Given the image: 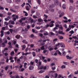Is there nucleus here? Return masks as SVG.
<instances>
[{
    "mask_svg": "<svg viewBox=\"0 0 78 78\" xmlns=\"http://www.w3.org/2000/svg\"><path fill=\"white\" fill-rule=\"evenodd\" d=\"M56 69V67H52L51 68V69L52 70H55V69Z\"/></svg>",
    "mask_w": 78,
    "mask_h": 78,
    "instance_id": "680f3d73",
    "label": "nucleus"
},
{
    "mask_svg": "<svg viewBox=\"0 0 78 78\" xmlns=\"http://www.w3.org/2000/svg\"><path fill=\"white\" fill-rule=\"evenodd\" d=\"M74 43H77V45H78V41H77L76 40L74 41Z\"/></svg>",
    "mask_w": 78,
    "mask_h": 78,
    "instance_id": "864d4df0",
    "label": "nucleus"
},
{
    "mask_svg": "<svg viewBox=\"0 0 78 78\" xmlns=\"http://www.w3.org/2000/svg\"><path fill=\"white\" fill-rule=\"evenodd\" d=\"M32 54H33V56H35V52H32Z\"/></svg>",
    "mask_w": 78,
    "mask_h": 78,
    "instance_id": "c9c22d12",
    "label": "nucleus"
},
{
    "mask_svg": "<svg viewBox=\"0 0 78 78\" xmlns=\"http://www.w3.org/2000/svg\"><path fill=\"white\" fill-rule=\"evenodd\" d=\"M24 70H25V69H24V68H22L20 70V71L23 72Z\"/></svg>",
    "mask_w": 78,
    "mask_h": 78,
    "instance_id": "774afa93",
    "label": "nucleus"
},
{
    "mask_svg": "<svg viewBox=\"0 0 78 78\" xmlns=\"http://www.w3.org/2000/svg\"><path fill=\"white\" fill-rule=\"evenodd\" d=\"M48 33H47V32H45L44 34V36H47V35H48Z\"/></svg>",
    "mask_w": 78,
    "mask_h": 78,
    "instance_id": "b1692460",
    "label": "nucleus"
},
{
    "mask_svg": "<svg viewBox=\"0 0 78 78\" xmlns=\"http://www.w3.org/2000/svg\"><path fill=\"white\" fill-rule=\"evenodd\" d=\"M61 69H66V66H65V65H62V66H61Z\"/></svg>",
    "mask_w": 78,
    "mask_h": 78,
    "instance_id": "a211bd4d",
    "label": "nucleus"
},
{
    "mask_svg": "<svg viewBox=\"0 0 78 78\" xmlns=\"http://www.w3.org/2000/svg\"><path fill=\"white\" fill-rule=\"evenodd\" d=\"M9 27H10V28H12L14 27V26H13L12 25H9Z\"/></svg>",
    "mask_w": 78,
    "mask_h": 78,
    "instance_id": "49530a36",
    "label": "nucleus"
},
{
    "mask_svg": "<svg viewBox=\"0 0 78 78\" xmlns=\"http://www.w3.org/2000/svg\"><path fill=\"white\" fill-rule=\"evenodd\" d=\"M54 2L55 5L56 6H58V0H54Z\"/></svg>",
    "mask_w": 78,
    "mask_h": 78,
    "instance_id": "f257e3e1",
    "label": "nucleus"
},
{
    "mask_svg": "<svg viewBox=\"0 0 78 78\" xmlns=\"http://www.w3.org/2000/svg\"><path fill=\"white\" fill-rule=\"evenodd\" d=\"M10 77H11V78H19V76L18 75L16 76H15L11 75V76H10Z\"/></svg>",
    "mask_w": 78,
    "mask_h": 78,
    "instance_id": "7ed1b4c3",
    "label": "nucleus"
},
{
    "mask_svg": "<svg viewBox=\"0 0 78 78\" xmlns=\"http://www.w3.org/2000/svg\"><path fill=\"white\" fill-rule=\"evenodd\" d=\"M26 9L27 10V11H29V10H30V8H29V6H26Z\"/></svg>",
    "mask_w": 78,
    "mask_h": 78,
    "instance_id": "a878e982",
    "label": "nucleus"
},
{
    "mask_svg": "<svg viewBox=\"0 0 78 78\" xmlns=\"http://www.w3.org/2000/svg\"><path fill=\"white\" fill-rule=\"evenodd\" d=\"M51 24H53V23H55V21L53 20V21H51Z\"/></svg>",
    "mask_w": 78,
    "mask_h": 78,
    "instance_id": "0e129e2a",
    "label": "nucleus"
},
{
    "mask_svg": "<svg viewBox=\"0 0 78 78\" xmlns=\"http://www.w3.org/2000/svg\"><path fill=\"white\" fill-rule=\"evenodd\" d=\"M33 18H34V19H36V18H37V16L35 15H33Z\"/></svg>",
    "mask_w": 78,
    "mask_h": 78,
    "instance_id": "79ce46f5",
    "label": "nucleus"
},
{
    "mask_svg": "<svg viewBox=\"0 0 78 78\" xmlns=\"http://www.w3.org/2000/svg\"><path fill=\"white\" fill-rule=\"evenodd\" d=\"M39 36H40L41 37H42V36H43V34H41V33H39Z\"/></svg>",
    "mask_w": 78,
    "mask_h": 78,
    "instance_id": "4d7b16f0",
    "label": "nucleus"
},
{
    "mask_svg": "<svg viewBox=\"0 0 78 78\" xmlns=\"http://www.w3.org/2000/svg\"><path fill=\"white\" fill-rule=\"evenodd\" d=\"M59 39H64V37L62 36H60L59 37Z\"/></svg>",
    "mask_w": 78,
    "mask_h": 78,
    "instance_id": "e433bc0d",
    "label": "nucleus"
},
{
    "mask_svg": "<svg viewBox=\"0 0 78 78\" xmlns=\"http://www.w3.org/2000/svg\"><path fill=\"white\" fill-rule=\"evenodd\" d=\"M31 53L29 52V53H24V52H22V55H27L28 54H30Z\"/></svg>",
    "mask_w": 78,
    "mask_h": 78,
    "instance_id": "6e6552de",
    "label": "nucleus"
},
{
    "mask_svg": "<svg viewBox=\"0 0 78 78\" xmlns=\"http://www.w3.org/2000/svg\"><path fill=\"white\" fill-rule=\"evenodd\" d=\"M63 64L66 65H68L69 64V63L68 62H63Z\"/></svg>",
    "mask_w": 78,
    "mask_h": 78,
    "instance_id": "dca6fc26",
    "label": "nucleus"
},
{
    "mask_svg": "<svg viewBox=\"0 0 78 78\" xmlns=\"http://www.w3.org/2000/svg\"><path fill=\"white\" fill-rule=\"evenodd\" d=\"M66 57L67 58V59H72V57H69V56H66Z\"/></svg>",
    "mask_w": 78,
    "mask_h": 78,
    "instance_id": "2eb2a0df",
    "label": "nucleus"
},
{
    "mask_svg": "<svg viewBox=\"0 0 78 78\" xmlns=\"http://www.w3.org/2000/svg\"><path fill=\"white\" fill-rule=\"evenodd\" d=\"M75 27L73 25H69V28H70V29H72V28H75Z\"/></svg>",
    "mask_w": 78,
    "mask_h": 78,
    "instance_id": "9d476101",
    "label": "nucleus"
},
{
    "mask_svg": "<svg viewBox=\"0 0 78 78\" xmlns=\"http://www.w3.org/2000/svg\"><path fill=\"white\" fill-rule=\"evenodd\" d=\"M60 45L61 47H63V48L65 47V45H64V43H61L60 44Z\"/></svg>",
    "mask_w": 78,
    "mask_h": 78,
    "instance_id": "423d86ee",
    "label": "nucleus"
},
{
    "mask_svg": "<svg viewBox=\"0 0 78 78\" xmlns=\"http://www.w3.org/2000/svg\"><path fill=\"white\" fill-rule=\"evenodd\" d=\"M9 31L11 33H12V32L13 31V29H9Z\"/></svg>",
    "mask_w": 78,
    "mask_h": 78,
    "instance_id": "2f4dec72",
    "label": "nucleus"
},
{
    "mask_svg": "<svg viewBox=\"0 0 78 78\" xmlns=\"http://www.w3.org/2000/svg\"><path fill=\"white\" fill-rule=\"evenodd\" d=\"M38 21L39 22H43V20H42L41 19H38Z\"/></svg>",
    "mask_w": 78,
    "mask_h": 78,
    "instance_id": "f3484780",
    "label": "nucleus"
},
{
    "mask_svg": "<svg viewBox=\"0 0 78 78\" xmlns=\"http://www.w3.org/2000/svg\"><path fill=\"white\" fill-rule=\"evenodd\" d=\"M44 72V70H41L39 71V72H38V73H43Z\"/></svg>",
    "mask_w": 78,
    "mask_h": 78,
    "instance_id": "5701e85b",
    "label": "nucleus"
},
{
    "mask_svg": "<svg viewBox=\"0 0 78 78\" xmlns=\"http://www.w3.org/2000/svg\"><path fill=\"white\" fill-rule=\"evenodd\" d=\"M1 37H3V31L2 30L1 31Z\"/></svg>",
    "mask_w": 78,
    "mask_h": 78,
    "instance_id": "f8f14e48",
    "label": "nucleus"
},
{
    "mask_svg": "<svg viewBox=\"0 0 78 78\" xmlns=\"http://www.w3.org/2000/svg\"><path fill=\"white\" fill-rule=\"evenodd\" d=\"M5 43H2V46L3 47H5Z\"/></svg>",
    "mask_w": 78,
    "mask_h": 78,
    "instance_id": "37998d69",
    "label": "nucleus"
},
{
    "mask_svg": "<svg viewBox=\"0 0 78 78\" xmlns=\"http://www.w3.org/2000/svg\"><path fill=\"white\" fill-rule=\"evenodd\" d=\"M70 29V28H69H69H67V29H66V31H67V32H69V31H70V29Z\"/></svg>",
    "mask_w": 78,
    "mask_h": 78,
    "instance_id": "7c9ffc66",
    "label": "nucleus"
},
{
    "mask_svg": "<svg viewBox=\"0 0 78 78\" xmlns=\"http://www.w3.org/2000/svg\"><path fill=\"white\" fill-rule=\"evenodd\" d=\"M69 33H71V34H74L75 32L73 31V30H72L71 31H70L69 32Z\"/></svg>",
    "mask_w": 78,
    "mask_h": 78,
    "instance_id": "412c9836",
    "label": "nucleus"
},
{
    "mask_svg": "<svg viewBox=\"0 0 78 78\" xmlns=\"http://www.w3.org/2000/svg\"><path fill=\"white\" fill-rule=\"evenodd\" d=\"M25 5V2H24L23 4L22 5H21V6H22V7H23V6H24Z\"/></svg>",
    "mask_w": 78,
    "mask_h": 78,
    "instance_id": "09e8293b",
    "label": "nucleus"
},
{
    "mask_svg": "<svg viewBox=\"0 0 78 78\" xmlns=\"http://www.w3.org/2000/svg\"><path fill=\"white\" fill-rule=\"evenodd\" d=\"M37 1L39 5H40L41 4V0H37Z\"/></svg>",
    "mask_w": 78,
    "mask_h": 78,
    "instance_id": "bb28decb",
    "label": "nucleus"
},
{
    "mask_svg": "<svg viewBox=\"0 0 78 78\" xmlns=\"http://www.w3.org/2000/svg\"><path fill=\"white\" fill-rule=\"evenodd\" d=\"M60 45V44L59 43H58L56 45V47L55 48V49H58V48H57V47L59 46V45Z\"/></svg>",
    "mask_w": 78,
    "mask_h": 78,
    "instance_id": "4468645a",
    "label": "nucleus"
},
{
    "mask_svg": "<svg viewBox=\"0 0 78 78\" xmlns=\"http://www.w3.org/2000/svg\"><path fill=\"white\" fill-rule=\"evenodd\" d=\"M14 54V51H12L11 52V56H13V55Z\"/></svg>",
    "mask_w": 78,
    "mask_h": 78,
    "instance_id": "473e14b6",
    "label": "nucleus"
},
{
    "mask_svg": "<svg viewBox=\"0 0 78 78\" xmlns=\"http://www.w3.org/2000/svg\"><path fill=\"white\" fill-rule=\"evenodd\" d=\"M69 9L70 11H73L74 9V8L72 6H70Z\"/></svg>",
    "mask_w": 78,
    "mask_h": 78,
    "instance_id": "20e7f679",
    "label": "nucleus"
},
{
    "mask_svg": "<svg viewBox=\"0 0 78 78\" xmlns=\"http://www.w3.org/2000/svg\"><path fill=\"white\" fill-rule=\"evenodd\" d=\"M15 8L16 9H19V6H15Z\"/></svg>",
    "mask_w": 78,
    "mask_h": 78,
    "instance_id": "ea45409f",
    "label": "nucleus"
},
{
    "mask_svg": "<svg viewBox=\"0 0 78 78\" xmlns=\"http://www.w3.org/2000/svg\"><path fill=\"white\" fill-rule=\"evenodd\" d=\"M34 69V66H29V70H31Z\"/></svg>",
    "mask_w": 78,
    "mask_h": 78,
    "instance_id": "0eeeda50",
    "label": "nucleus"
},
{
    "mask_svg": "<svg viewBox=\"0 0 78 78\" xmlns=\"http://www.w3.org/2000/svg\"><path fill=\"white\" fill-rule=\"evenodd\" d=\"M50 34L51 35H53V36H55V34L53 33L52 32H51L50 33Z\"/></svg>",
    "mask_w": 78,
    "mask_h": 78,
    "instance_id": "603ef678",
    "label": "nucleus"
},
{
    "mask_svg": "<svg viewBox=\"0 0 78 78\" xmlns=\"http://www.w3.org/2000/svg\"><path fill=\"white\" fill-rule=\"evenodd\" d=\"M16 17V15H13L12 16V17L13 18V20L15 21L16 20V18H15Z\"/></svg>",
    "mask_w": 78,
    "mask_h": 78,
    "instance_id": "9b49d317",
    "label": "nucleus"
},
{
    "mask_svg": "<svg viewBox=\"0 0 78 78\" xmlns=\"http://www.w3.org/2000/svg\"><path fill=\"white\" fill-rule=\"evenodd\" d=\"M62 8L63 9H66V5L63 4L62 6Z\"/></svg>",
    "mask_w": 78,
    "mask_h": 78,
    "instance_id": "c756f323",
    "label": "nucleus"
},
{
    "mask_svg": "<svg viewBox=\"0 0 78 78\" xmlns=\"http://www.w3.org/2000/svg\"><path fill=\"white\" fill-rule=\"evenodd\" d=\"M31 11H32V14H33L35 12V10H33V9H32Z\"/></svg>",
    "mask_w": 78,
    "mask_h": 78,
    "instance_id": "5fc2aeb1",
    "label": "nucleus"
},
{
    "mask_svg": "<svg viewBox=\"0 0 78 78\" xmlns=\"http://www.w3.org/2000/svg\"><path fill=\"white\" fill-rule=\"evenodd\" d=\"M55 65V64L54 63H51V66L52 67V66H54Z\"/></svg>",
    "mask_w": 78,
    "mask_h": 78,
    "instance_id": "bf43d9fd",
    "label": "nucleus"
},
{
    "mask_svg": "<svg viewBox=\"0 0 78 78\" xmlns=\"http://www.w3.org/2000/svg\"><path fill=\"white\" fill-rule=\"evenodd\" d=\"M15 1L16 3H19L20 2V0H16Z\"/></svg>",
    "mask_w": 78,
    "mask_h": 78,
    "instance_id": "de8ad7c7",
    "label": "nucleus"
},
{
    "mask_svg": "<svg viewBox=\"0 0 78 78\" xmlns=\"http://www.w3.org/2000/svg\"><path fill=\"white\" fill-rule=\"evenodd\" d=\"M4 24L5 25H8V23L6 22H4Z\"/></svg>",
    "mask_w": 78,
    "mask_h": 78,
    "instance_id": "6e6d98bb",
    "label": "nucleus"
},
{
    "mask_svg": "<svg viewBox=\"0 0 78 78\" xmlns=\"http://www.w3.org/2000/svg\"><path fill=\"white\" fill-rule=\"evenodd\" d=\"M21 47L22 48V49H25L26 48V46L25 45L21 46Z\"/></svg>",
    "mask_w": 78,
    "mask_h": 78,
    "instance_id": "6ab92c4d",
    "label": "nucleus"
},
{
    "mask_svg": "<svg viewBox=\"0 0 78 78\" xmlns=\"http://www.w3.org/2000/svg\"><path fill=\"white\" fill-rule=\"evenodd\" d=\"M15 23L14 21L10 20L9 22V24H12V25H14Z\"/></svg>",
    "mask_w": 78,
    "mask_h": 78,
    "instance_id": "f03ea898",
    "label": "nucleus"
},
{
    "mask_svg": "<svg viewBox=\"0 0 78 78\" xmlns=\"http://www.w3.org/2000/svg\"><path fill=\"white\" fill-rule=\"evenodd\" d=\"M10 11H11L12 12H15V13L17 12V11H16V10H14V9H10Z\"/></svg>",
    "mask_w": 78,
    "mask_h": 78,
    "instance_id": "39448f33",
    "label": "nucleus"
},
{
    "mask_svg": "<svg viewBox=\"0 0 78 78\" xmlns=\"http://www.w3.org/2000/svg\"><path fill=\"white\" fill-rule=\"evenodd\" d=\"M23 42V43H25V44H27V41L25 40H24L22 41Z\"/></svg>",
    "mask_w": 78,
    "mask_h": 78,
    "instance_id": "f704fd0d",
    "label": "nucleus"
},
{
    "mask_svg": "<svg viewBox=\"0 0 78 78\" xmlns=\"http://www.w3.org/2000/svg\"><path fill=\"white\" fill-rule=\"evenodd\" d=\"M27 63H24V67H25V68H27V67H26V66H27Z\"/></svg>",
    "mask_w": 78,
    "mask_h": 78,
    "instance_id": "052dcab7",
    "label": "nucleus"
},
{
    "mask_svg": "<svg viewBox=\"0 0 78 78\" xmlns=\"http://www.w3.org/2000/svg\"><path fill=\"white\" fill-rule=\"evenodd\" d=\"M74 73L75 75H77V74H78V71H76V72H75Z\"/></svg>",
    "mask_w": 78,
    "mask_h": 78,
    "instance_id": "72a5a7b5",
    "label": "nucleus"
},
{
    "mask_svg": "<svg viewBox=\"0 0 78 78\" xmlns=\"http://www.w3.org/2000/svg\"><path fill=\"white\" fill-rule=\"evenodd\" d=\"M34 35L33 34H32L30 36L31 37H32V38H34Z\"/></svg>",
    "mask_w": 78,
    "mask_h": 78,
    "instance_id": "69168bd1",
    "label": "nucleus"
},
{
    "mask_svg": "<svg viewBox=\"0 0 78 78\" xmlns=\"http://www.w3.org/2000/svg\"><path fill=\"white\" fill-rule=\"evenodd\" d=\"M21 19L22 20H25V19H26V17L23 18Z\"/></svg>",
    "mask_w": 78,
    "mask_h": 78,
    "instance_id": "3c124183",
    "label": "nucleus"
},
{
    "mask_svg": "<svg viewBox=\"0 0 78 78\" xmlns=\"http://www.w3.org/2000/svg\"><path fill=\"white\" fill-rule=\"evenodd\" d=\"M11 0H7V3H11Z\"/></svg>",
    "mask_w": 78,
    "mask_h": 78,
    "instance_id": "58836bf2",
    "label": "nucleus"
},
{
    "mask_svg": "<svg viewBox=\"0 0 78 78\" xmlns=\"http://www.w3.org/2000/svg\"><path fill=\"white\" fill-rule=\"evenodd\" d=\"M4 55H5V56H7L8 55V53H4Z\"/></svg>",
    "mask_w": 78,
    "mask_h": 78,
    "instance_id": "338daca9",
    "label": "nucleus"
},
{
    "mask_svg": "<svg viewBox=\"0 0 78 78\" xmlns=\"http://www.w3.org/2000/svg\"><path fill=\"white\" fill-rule=\"evenodd\" d=\"M73 38V39H76L77 38V37L75 36H73L72 37Z\"/></svg>",
    "mask_w": 78,
    "mask_h": 78,
    "instance_id": "8fccbe9b",
    "label": "nucleus"
},
{
    "mask_svg": "<svg viewBox=\"0 0 78 78\" xmlns=\"http://www.w3.org/2000/svg\"><path fill=\"white\" fill-rule=\"evenodd\" d=\"M15 37L17 39H19V38H20V36L19 35H17Z\"/></svg>",
    "mask_w": 78,
    "mask_h": 78,
    "instance_id": "393cba45",
    "label": "nucleus"
},
{
    "mask_svg": "<svg viewBox=\"0 0 78 78\" xmlns=\"http://www.w3.org/2000/svg\"><path fill=\"white\" fill-rule=\"evenodd\" d=\"M59 34H64V32H63L61 31H59L58 32Z\"/></svg>",
    "mask_w": 78,
    "mask_h": 78,
    "instance_id": "4be33fe9",
    "label": "nucleus"
},
{
    "mask_svg": "<svg viewBox=\"0 0 78 78\" xmlns=\"http://www.w3.org/2000/svg\"><path fill=\"white\" fill-rule=\"evenodd\" d=\"M50 11H51V12H54V9H50Z\"/></svg>",
    "mask_w": 78,
    "mask_h": 78,
    "instance_id": "a19ab883",
    "label": "nucleus"
},
{
    "mask_svg": "<svg viewBox=\"0 0 78 78\" xmlns=\"http://www.w3.org/2000/svg\"><path fill=\"white\" fill-rule=\"evenodd\" d=\"M47 41V40H43V44H42V45H44L45 44V43L44 42H45Z\"/></svg>",
    "mask_w": 78,
    "mask_h": 78,
    "instance_id": "c85d7f7f",
    "label": "nucleus"
},
{
    "mask_svg": "<svg viewBox=\"0 0 78 78\" xmlns=\"http://www.w3.org/2000/svg\"><path fill=\"white\" fill-rule=\"evenodd\" d=\"M39 42H40V43H42V42H43V40H40L38 41Z\"/></svg>",
    "mask_w": 78,
    "mask_h": 78,
    "instance_id": "cd10ccee",
    "label": "nucleus"
},
{
    "mask_svg": "<svg viewBox=\"0 0 78 78\" xmlns=\"http://www.w3.org/2000/svg\"><path fill=\"white\" fill-rule=\"evenodd\" d=\"M0 9H4V8L1 6L0 5Z\"/></svg>",
    "mask_w": 78,
    "mask_h": 78,
    "instance_id": "e2e57ef3",
    "label": "nucleus"
},
{
    "mask_svg": "<svg viewBox=\"0 0 78 78\" xmlns=\"http://www.w3.org/2000/svg\"><path fill=\"white\" fill-rule=\"evenodd\" d=\"M27 2L31 4V0H28Z\"/></svg>",
    "mask_w": 78,
    "mask_h": 78,
    "instance_id": "c03bdc74",
    "label": "nucleus"
},
{
    "mask_svg": "<svg viewBox=\"0 0 78 78\" xmlns=\"http://www.w3.org/2000/svg\"><path fill=\"white\" fill-rule=\"evenodd\" d=\"M44 69L45 70L46 69V66H41L40 67V69Z\"/></svg>",
    "mask_w": 78,
    "mask_h": 78,
    "instance_id": "1a4fd4ad",
    "label": "nucleus"
},
{
    "mask_svg": "<svg viewBox=\"0 0 78 78\" xmlns=\"http://www.w3.org/2000/svg\"><path fill=\"white\" fill-rule=\"evenodd\" d=\"M29 20H30V22H31V23H33V22H34V20L33 19H32V18H31L29 17Z\"/></svg>",
    "mask_w": 78,
    "mask_h": 78,
    "instance_id": "ddd939ff",
    "label": "nucleus"
},
{
    "mask_svg": "<svg viewBox=\"0 0 78 78\" xmlns=\"http://www.w3.org/2000/svg\"><path fill=\"white\" fill-rule=\"evenodd\" d=\"M69 1L71 3H73V0H69Z\"/></svg>",
    "mask_w": 78,
    "mask_h": 78,
    "instance_id": "a18cd8bd",
    "label": "nucleus"
},
{
    "mask_svg": "<svg viewBox=\"0 0 78 78\" xmlns=\"http://www.w3.org/2000/svg\"><path fill=\"white\" fill-rule=\"evenodd\" d=\"M23 12L24 13H25V16H28V13H27V12H26L25 11H23Z\"/></svg>",
    "mask_w": 78,
    "mask_h": 78,
    "instance_id": "aec40b11",
    "label": "nucleus"
},
{
    "mask_svg": "<svg viewBox=\"0 0 78 78\" xmlns=\"http://www.w3.org/2000/svg\"><path fill=\"white\" fill-rule=\"evenodd\" d=\"M56 23H57V24H61V23L59 21H57L56 22Z\"/></svg>",
    "mask_w": 78,
    "mask_h": 78,
    "instance_id": "13d9d810",
    "label": "nucleus"
},
{
    "mask_svg": "<svg viewBox=\"0 0 78 78\" xmlns=\"http://www.w3.org/2000/svg\"><path fill=\"white\" fill-rule=\"evenodd\" d=\"M54 25V24L51 23L49 25V27H53Z\"/></svg>",
    "mask_w": 78,
    "mask_h": 78,
    "instance_id": "4c0bfd02",
    "label": "nucleus"
}]
</instances>
